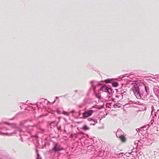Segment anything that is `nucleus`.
<instances>
[{"instance_id":"obj_7","label":"nucleus","mask_w":159,"mask_h":159,"mask_svg":"<svg viewBox=\"0 0 159 159\" xmlns=\"http://www.w3.org/2000/svg\"><path fill=\"white\" fill-rule=\"evenodd\" d=\"M126 90H127L126 89H120V94L122 95V96H123V95H125L126 94Z\"/></svg>"},{"instance_id":"obj_38","label":"nucleus","mask_w":159,"mask_h":159,"mask_svg":"<svg viewBox=\"0 0 159 159\" xmlns=\"http://www.w3.org/2000/svg\"><path fill=\"white\" fill-rule=\"evenodd\" d=\"M58 98H59V97H56V99H58Z\"/></svg>"},{"instance_id":"obj_20","label":"nucleus","mask_w":159,"mask_h":159,"mask_svg":"<svg viewBox=\"0 0 159 159\" xmlns=\"http://www.w3.org/2000/svg\"><path fill=\"white\" fill-rule=\"evenodd\" d=\"M94 82V81L93 80H92V81H91L90 82V84H91V86L92 87H93V89L94 90H95V89H96V87L95 86H93V85L92 84Z\"/></svg>"},{"instance_id":"obj_29","label":"nucleus","mask_w":159,"mask_h":159,"mask_svg":"<svg viewBox=\"0 0 159 159\" xmlns=\"http://www.w3.org/2000/svg\"><path fill=\"white\" fill-rule=\"evenodd\" d=\"M71 112L73 114H74L75 113V111L74 110H72L71 111Z\"/></svg>"},{"instance_id":"obj_32","label":"nucleus","mask_w":159,"mask_h":159,"mask_svg":"<svg viewBox=\"0 0 159 159\" xmlns=\"http://www.w3.org/2000/svg\"><path fill=\"white\" fill-rule=\"evenodd\" d=\"M80 111H79V116H80L81 115V114H80Z\"/></svg>"},{"instance_id":"obj_11","label":"nucleus","mask_w":159,"mask_h":159,"mask_svg":"<svg viewBox=\"0 0 159 159\" xmlns=\"http://www.w3.org/2000/svg\"><path fill=\"white\" fill-rule=\"evenodd\" d=\"M89 119L90 120L89 121H91V125H95V123L97 122V120H96L89 118V119L88 120H89Z\"/></svg>"},{"instance_id":"obj_16","label":"nucleus","mask_w":159,"mask_h":159,"mask_svg":"<svg viewBox=\"0 0 159 159\" xmlns=\"http://www.w3.org/2000/svg\"><path fill=\"white\" fill-rule=\"evenodd\" d=\"M151 109H152V111L151 112V117H152V116H153V111L155 110L154 109V107L153 105H152L151 106Z\"/></svg>"},{"instance_id":"obj_12","label":"nucleus","mask_w":159,"mask_h":159,"mask_svg":"<svg viewBox=\"0 0 159 159\" xmlns=\"http://www.w3.org/2000/svg\"><path fill=\"white\" fill-rule=\"evenodd\" d=\"M114 92V91L111 88H109L107 93L109 94H111Z\"/></svg>"},{"instance_id":"obj_3","label":"nucleus","mask_w":159,"mask_h":159,"mask_svg":"<svg viewBox=\"0 0 159 159\" xmlns=\"http://www.w3.org/2000/svg\"><path fill=\"white\" fill-rule=\"evenodd\" d=\"M63 149L64 148L61 147L60 145L57 143H55L54 146L52 148V150L55 152H59Z\"/></svg>"},{"instance_id":"obj_27","label":"nucleus","mask_w":159,"mask_h":159,"mask_svg":"<svg viewBox=\"0 0 159 159\" xmlns=\"http://www.w3.org/2000/svg\"><path fill=\"white\" fill-rule=\"evenodd\" d=\"M63 114L64 115H69L68 114V113L67 112L65 111H64L63 112Z\"/></svg>"},{"instance_id":"obj_25","label":"nucleus","mask_w":159,"mask_h":159,"mask_svg":"<svg viewBox=\"0 0 159 159\" xmlns=\"http://www.w3.org/2000/svg\"><path fill=\"white\" fill-rule=\"evenodd\" d=\"M9 157V154H7V155H5L4 156V157H5L6 158H8Z\"/></svg>"},{"instance_id":"obj_43","label":"nucleus","mask_w":159,"mask_h":159,"mask_svg":"<svg viewBox=\"0 0 159 159\" xmlns=\"http://www.w3.org/2000/svg\"><path fill=\"white\" fill-rule=\"evenodd\" d=\"M55 102V100L54 101V102H53V103H54Z\"/></svg>"},{"instance_id":"obj_46","label":"nucleus","mask_w":159,"mask_h":159,"mask_svg":"<svg viewBox=\"0 0 159 159\" xmlns=\"http://www.w3.org/2000/svg\"><path fill=\"white\" fill-rule=\"evenodd\" d=\"M64 131H65V132H66V130H64Z\"/></svg>"},{"instance_id":"obj_31","label":"nucleus","mask_w":159,"mask_h":159,"mask_svg":"<svg viewBox=\"0 0 159 159\" xmlns=\"http://www.w3.org/2000/svg\"><path fill=\"white\" fill-rule=\"evenodd\" d=\"M15 117H13L11 119H10V120H14V119H15Z\"/></svg>"},{"instance_id":"obj_42","label":"nucleus","mask_w":159,"mask_h":159,"mask_svg":"<svg viewBox=\"0 0 159 159\" xmlns=\"http://www.w3.org/2000/svg\"><path fill=\"white\" fill-rule=\"evenodd\" d=\"M36 159H42L41 158H40L39 159H38V158H36Z\"/></svg>"},{"instance_id":"obj_36","label":"nucleus","mask_w":159,"mask_h":159,"mask_svg":"<svg viewBox=\"0 0 159 159\" xmlns=\"http://www.w3.org/2000/svg\"><path fill=\"white\" fill-rule=\"evenodd\" d=\"M42 116H43V115H41L39 117V118H40V117H42Z\"/></svg>"},{"instance_id":"obj_8","label":"nucleus","mask_w":159,"mask_h":159,"mask_svg":"<svg viewBox=\"0 0 159 159\" xmlns=\"http://www.w3.org/2000/svg\"><path fill=\"white\" fill-rule=\"evenodd\" d=\"M33 120V119H27V120H24L21 121L20 123V125L21 126H23L24 124L26 123L27 121H31Z\"/></svg>"},{"instance_id":"obj_22","label":"nucleus","mask_w":159,"mask_h":159,"mask_svg":"<svg viewBox=\"0 0 159 159\" xmlns=\"http://www.w3.org/2000/svg\"><path fill=\"white\" fill-rule=\"evenodd\" d=\"M7 130V128L4 127H0V130Z\"/></svg>"},{"instance_id":"obj_33","label":"nucleus","mask_w":159,"mask_h":159,"mask_svg":"<svg viewBox=\"0 0 159 159\" xmlns=\"http://www.w3.org/2000/svg\"><path fill=\"white\" fill-rule=\"evenodd\" d=\"M140 130L139 129H136V130L137 131V132H138Z\"/></svg>"},{"instance_id":"obj_18","label":"nucleus","mask_w":159,"mask_h":159,"mask_svg":"<svg viewBox=\"0 0 159 159\" xmlns=\"http://www.w3.org/2000/svg\"><path fill=\"white\" fill-rule=\"evenodd\" d=\"M154 120H153V118L151 120V122L149 123V124L148 125H147L146 126H148V127L149 126H151L153 124V123L154 122Z\"/></svg>"},{"instance_id":"obj_14","label":"nucleus","mask_w":159,"mask_h":159,"mask_svg":"<svg viewBox=\"0 0 159 159\" xmlns=\"http://www.w3.org/2000/svg\"><path fill=\"white\" fill-rule=\"evenodd\" d=\"M111 83L112 86L114 87H117L119 85V84L117 82H113L112 81Z\"/></svg>"},{"instance_id":"obj_10","label":"nucleus","mask_w":159,"mask_h":159,"mask_svg":"<svg viewBox=\"0 0 159 159\" xmlns=\"http://www.w3.org/2000/svg\"><path fill=\"white\" fill-rule=\"evenodd\" d=\"M5 124L10 125L12 128H16V124L15 123H10L7 122H4Z\"/></svg>"},{"instance_id":"obj_19","label":"nucleus","mask_w":159,"mask_h":159,"mask_svg":"<svg viewBox=\"0 0 159 159\" xmlns=\"http://www.w3.org/2000/svg\"><path fill=\"white\" fill-rule=\"evenodd\" d=\"M120 104L119 103H115L114 105V107L115 108L119 107H120Z\"/></svg>"},{"instance_id":"obj_35","label":"nucleus","mask_w":159,"mask_h":159,"mask_svg":"<svg viewBox=\"0 0 159 159\" xmlns=\"http://www.w3.org/2000/svg\"><path fill=\"white\" fill-rule=\"evenodd\" d=\"M61 129V126H60L59 128H58V129L59 130H60Z\"/></svg>"},{"instance_id":"obj_28","label":"nucleus","mask_w":159,"mask_h":159,"mask_svg":"<svg viewBox=\"0 0 159 159\" xmlns=\"http://www.w3.org/2000/svg\"><path fill=\"white\" fill-rule=\"evenodd\" d=\"M139 142V141L138 140H136L134 142V143L136 145L137 144V145H138V142Z\"/></svg>"},{"instance_id":"obj_13","label":"nucleus","mask_w":159,"mask_h":159,"mask_svg":"<svg viewBox=\"0 0 159 159\" xmlns=\"http://www.w3.org/2000/svg\"><path fill=\"white\" fill-rule=\"evenodd\" d=\"M0 134L8 136H10L12 135V134L11 133H4L2 132H0Z\"/></svg>"},{"instance_id":"obj_1","label":"nucleus","mask_w":159,"mask_h":159,"mask_svg":"<svg viewBox=\"0 0 159 159\" xmlns=\"http://www.w3.org/2000/svg\"><path fill=\"white\" fill-rule=\"evenodd\" d=\"M132 89L134 95L138 99H144L150 93L149 88L147 84H143L139 87L137 83H134Z\"/></svg>"},{"instance_id":"obj_5","label":"nucleus","mask_w":159,"mask_h":159,"mask_svg":"<svg viewBox=\"0 0 159 159\" xmlns=\"http://www.w3.org/2000/svg\"><path fill=\"white\" fill-rule=\"evenodd\" d=\"M157 116L159 118V110H157V112H154L153 114V116H152V118H153V120L156 119Z\"/></svg>"},{"instance_id":"obj_4","label":"nucleus","mask_w":159,"mask_h":159,"mask_svg":"<svg viewBox=\"0 0 159 159\" xmlns=\"http://www.w3.org/2000/svg\"><path fill=\"white\" fill-rule=\"evenodd\" d=\"M93 113V111L91 110H88L85 111L83 113V116L84 118L90 116Z\"/></svg>"},{"instance_id":"obj_41","label":"nucleus","mask_w":159,"mask_h":159,"mask_svg":"<svg viewBox=\"0 0 159 159\" xmlns=\"http://www.w3.org/2000/svg\"><path fill=\"white\" fill-rule=\"evenodd\" d=\"M131 152H130V153H129V154L130 155L131 154Z\"/></svg>"},{"instance_id":"obj_45","label":"nucleus","mask_w":159,"mask_h":159,"mask_svg":"<svg viewBox=\"0 0 159 159\" xmlns=\"http://www.w3.org/2000/svg\"><path fill=\"white\" fill-rule=\"evenodd\" d=\"M0 159H2V158L1 157H0Z\"/></svg>"},{"instance_id":"obj_34","label":"nucleus","mask_w":159,"mask_h":159,"mask_svg":"<svg viewBox=\"0 0 159 159\" xmlns=\"http://www.w3.org/2000/svg\"><path fill=\"white\" fill-rule=\"evenodd\" d=\"M38 103L37 102V103H36L35 104V105H36V106H37V107H38Z\"/></svg>"},{"instance_id":"obj_37","label":"nucleus","mask_w":159,"mask_h":159,"mask_svg":"<svg viewBox=\"0 0 159 159\" xmlns=\"http://www.w3.org/2000/svg\"><path fill=\"white\" fill-rule=\"evenodd\" d=\"M75 92L76 93L77 92H78V90H75Z\"/></svg>"},{"instance_id":"obj_39","label":"nucleus","mask_w":159,"mask_h":159,"mask_svg":"<svg viewBox=\"0 0 159 159\" xmlns=\"http://www.w3.org/2000/svg\"><path fill=\"white\" fill-rule=\"evenodd\" d=\"M79 107L80 108H81L82 107V105H80L79 106Z\"/></svg>"},{"instance_id":"obj_2","label":"nucleus","mask_w":159,"mask_h":159,"mask_svg":"<svg viewBox=\"0 0 159 159\" xmlns=\"http://www.w3.org/2000/svg\"><path fill=\"white\" fill-rule=\"evenodd\" d=\"M122 131L120 129H118L116 133V136L117 138H119L122 142H124L125 141V136L122 134Z\"/></svg>"},{"instance_id":"obj_9","label":"nucleus","mask_w":159,"mask_h":159,"mask_svg":"<svg viewBox=\"0 0 159 159\" xmlns=\"http://www.w3.org/2000/svg\"><path fill=\"white\" fill-rule=\"evenodd\" d=\"M113 80L114 79H107L103 81H102V82H104L106 84H108L109 83H111Z\"/></svg>"},{"instance_id":"obj_23","label":"nucleus","mask_w":159,"mask_h":159,"mask_svg":"<svg viewBox=\"0 0 159 159\" xmlns=\"http://www.w3.org/2000/svg\"><path fill=\"white\" fill-rule=\"evenodd\" d=\"M15 128L18 129V131L20 132V133L22 131V130L21 128H18L16 126V128Z\"/></svg>"},{"instance_id":"obj_17","label":"nucleus","mask_w":159,"mask_h":159,"mask_svg":"<svg viewBox=\"0 0 159 159\" xmlns=\"http://www.w3.org/2000/svg\"><path fill=\"white\" fill-rule=\"evenodd\" d=\"M95 95L96 97L98 98V99H100L101 98V94L99 93H95Z\"/></svg>"},{"instance_id":"obj_24","label":"nucleus","mask_w":159,"mask_h":159,"mask_svg":"<svg viewBox=\"0 0 159 159\" xmlns=\"http://www.w3.org/2000/svg\"><path fill=\"white\" fill-rule=\"evenodd\" d=\"M26 103H29V104H31V105H34V104H33L32 103H31V102H30V101L27 100V101H26Z\"/></svg>"},{"instance_id":"obj_21","label":"nucleus","mask_w":159,"mask_h":159,"mask_svg":"<svg viewBox=\"0 0 159 159\" xmlns=\"http://www.w3.org/2000/svg\"><path fill=\"white\" fill-rule=\"evenodd\" d=\"M129 104H135V102L134 101L130 100L129 102Z\"/></svg>"},{"instance_id":"obj_26","label":"nucleus","mask_w":159,"mask_h":159,"mask_svg":"<svg viewBox=\"0 0 159 159\" xmlns=\"http://www.w3.org/2000/svg\"><path fill=\"white\" fill-rule=\"evenodd\" d=\"M38 158V159H39L40 158H41L40 157L39 154L38 153H37V158Z\"/></svg>"},{"instance_id":"obj_6","label":"nucleus","mask_w":159,"mask_h":159,"mask_svg":"<svg viewBox=\"0 0 159 159\" xmlns=\"http://www.w3.org/2000/svg\"><path fill=\"white\" fill-rule=\"evenodd\" d=\"M108 87L106 86L105 85H103L100 88V90H102L103 91L107 93Z\"/></svg>"},{"instance_id":"obj_44","label":"nucleus","mask_w":159,"mask_h":159,"mask_svg":"<svg viewBox=\"0 0 159 159\" xmlns=\"http://www.w3.org/2000/svg\"><path fill=\"white\" fill-rule=\"evenodd\" d=\"M100 85V84H98V85Z\"/></svg>"},{"instance_id":"obj_40","label":"nucleus","mask_w":159,"mask_h":159,"mask_svg":"<svg viewBox=\"0 0 159 159\" xmlns=\"http://www.w3.org/2000/svg\"><path fill=\"white\" fill-rule=\"evenodd\" d=\"M36 152L37 153H38V150H37V149H36Z\"/></svg>"},{"instance_id":"obj_15","label":"nucleus","mask_w":159,"mask_h":159,"mask_svg":"<svg viewBox=\"0 0 159 159\" xmlns=\"http://www.w3.org/2000/svg\"><path fill=\"white\" fill-rule=\"evenodd\" d=\"M82 129L84 130H89V128L87 125H85L83 126Z\"/></svg>"},{"instance_id":"obj_30","label":"nucleus","mask_w":159,"mask_h":159,"mask_svg":"<svg viewBox=\"0 0 159 159\" xmlns=\"http://www.w3.org/2000/svg\"><path fill=\"white\" fill-rule=\"evenodd\" d=\"M57 113L58 114H60L61 113L60 111L59 110H57Z\"/></svg>"}]
</instances>
